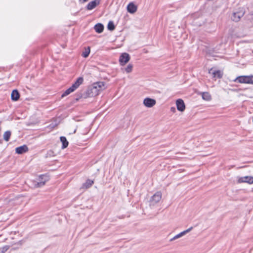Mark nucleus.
<instances>
[{
	"label": "nucleus",
	"instance_id": "obj_31",
	"mask_svg": "<svg viewBox=\"0 0 253 253\" xmlns=\"http://www.w3.org/2000/svg\"><path fill=\"white\" fill-rule=\"evenodd\" d=\"M17 244H18V245H19L20 246H21V245H22V241H19V242L17 243Z\"/></svg>",
	"mask_w": 253,
	"mask_h": 253
},
{
	"label": "nucleus",
	"instance_id": "obj_34",
	"mask_svg": "<svg viewBox=\"0 0 253 253\" xmlns=\"http://www.w3.org/2000/svg\"><path fill=\"white\" fill-rule=\"evenodd\" d=\"M252 82L251 84H253V75H252Z\"/></svg>",
	"mask_w": 253,
	"mask_h": 253
},
{
	"label": "nucleus",
	"instance_id": "obj_36",
	"mask_svg": "<svg viewBox=\"0 0 253 253\" xmlns=\"http://www.w3.org/2000/svg\"><path fill=\"white\" fill-rule=\"evenodd\" d=\"M2 143V140L0 139V143Z\"/></svg>",
	"mask_w": 253,
	"mask_h": 253
},
{
	"label": "nucleus",
	"instance_id": "obj_24",
	"mask_svg": "<svg viewBox=\"0 0 253 253\" xmlns=\"http://www.w3.org/2000/svg\"><path fill=\"white\" fill-rule=\"evenodd\" d=\"M192 229H193L192 227L189 228L188 229L184 230V231L180 232V233L177 234L176 235L177 237H178V238L182 237V236L184 235L185 234H186V233H187L188 232L190 231Z\"/></svg>",
	"mask_w": 253,
	"mask_h": 253
},
{
	"label": "nucleus",
	"instance_id": "obj_21",
	"mask_svg": "<svg viewBox=\"0 0 253 253\" xmlns=\"http://www.w3.org/2000/svg\"><path fill=\"white\" fill-rule=\"evenodd\" d=\"M107 29L109 31H112L115 30V25H114V23L113 21H110L108 22V25H107Z\"/></svg>",
	"mask_w": 253,
	"mask_h": 253
},
{
	"label": "nucleus",
	"instance_id": "obj_1",
	"mask_svg": "<svg viewBox=\"0 0 253 253\" xmlns=\"http://www.w3.org/2000/svg\"><path fill=\"white\" fill-rule=\"evenodd\" d=\"M252 75L240 76L236 78L233 81L240 84H251Z\"/></svg>",
	"mask_w": 253,
	"mask_h": 253
},
{
	"label": "nucleus",
	"instance_id": "obj_3",
	"mask_svg": "<svg viewBox=\"0 0 253 253\" xmlns=\"http://www.w3.org/2000/svg\"><path fill=\"white\" fill-rule=\"evenodd\" d=\"M162 198V193L161 192H157L153 195L150 200V205H154L159 202Z\"/></svg>",
	"mask_w": 253,
	"mask_h": 253
},
{
	"label": "nucleus",
	"instance_id": "obj_23",
	"mask_svg": "<svg viewBox=\"0 0 253 253\" xmlns=\"http://www.w3.org/2000/svg\"><path fill=\"white\" fill-rule=\"evenodd\" d=\"M90 49L89 46L87 48L85 49V50L83 52L82 56L84 58H86L88 56L90 53Z\"/></svg>",
	"mask_w": 253,
	"mask_h": 253
},
{
	"label": "nucleus",
	"instance_id": "obj_32",
	"mask_svg": "<svg viewBox=\"0 0 253 253\" xmlns=\"http://www.w3.org/2000/svg\"><path fill=\"white\" fill-rule=\"evenodd\" d=\"M81 97H82V96H81V95L79 96V97H77V98H76V101L79 100V99H80V98H81Z\"/></svg>",
	"mask_w": 253,
	"mask_h": 253
},
{
	"label": "nucleus",
	"instance_id": "obj_6",
	"mask_svg": "<svg viewBox=\"0 0 253 253\" xmlns=\"http://www.w3.org/2000/svg\"><path fill=\"white\" fill-rule=\"evenodd\" d=\"M238 183H248L249 184L253 183V177L251 176H246L240 177L238 180Z\"/></svg>",
	"mask_w": 253,
	"mask_h": 253
},
{
	"label": "nucleus",
	"instance_id": "obj_27",
	"mask_svg": "<svg viewBox=\"0 0 253 253\" xmlns=\"http://www.w3.org/2000/svg\"><path fill=\"white\" fill-rule=\"evenodd\" d=\"M55 126V125H54L50 124L48 126V127H49L50 128H53Z\"/></svg>",
	"mask_w": 253,
	"mask_h": 253
},
{
	"label": "nucleus",
	"instance_id": "obj_15",
	"mask_svg": "<svg viewBox=\"0 0 253 253\" xmlns=\"http://www.w3.org/2000/svg\"><path fill=\"white\" fill-rule=\"evenodd\" d=\"M94 29L96 33L100 34L103 31L104 26L102 24L99 23L94 25Z\"/></svg>",
	"mask_w": 253,
	"mask_h": 253
},
{
	"label": "nucleus",
	"instance_id": "obj_8",
	"mask_svg": "<svg viewBox=\"0 0 253 253\" xmlns=\"http://www.w3.org/2000/svg\"><path fill=\"white\" fill-rule=\"evenodd\" d=\"M177 109L180 112H183L185 109V105L182 99H178L176 101Z\"/></svg>",
	"mask_w": 253,
	"mask_h": 253
},
{
	"label": "nucleus",
	"instance_id": "obj_9",
	"mask_svg": "<svg viewBox=\"0 0 253 253\" xmlns=\"http://www.w3.org/2000/svg\"><path fill=\"white\" fill-rule=\"evenodd\" d=\"M209 73L212 74L213 78L221 79L223 76V73L220 70L213 71L212 68L209 70Z\"/></svg>",
	"mask_w": 253,
	"mask_h": 253
},
{
	"label": "nucleus",
	"instance_id": "obj_14",
	"mask_svg": "<svg viewBox=\"0 0 253 253\" xmlns=\"http://www.w3.org/2000/svg\"><path fill=\"white\" fill-rule=\"evenodd\" d=\"M127 10L130 13H134L137 10V6L132 2H130L127 6Z\"/></svg>",
	"mask_w": 253,
	"mask_h": 253
},
{
	"label": "nucleus",
	"instance_id": "obj_7",
	"mask_svg": "<svg viewBox=\"0 0 253 253\" xmlns=\"http://www.w3.org/2000/svg\"><path fill=\"white\" fill-rule=\"evenodd\" d=\"M156 103V101L155 99L151 98H146L143 100L144 105L149 108H151L154 106Z\"/></svg>",
	"mask_w": 253,
	"mask_h": 253
},
{
	"label": "nucleus",
	"instance_id": "obj_29",
	"mask_svg": "<svg viewBox=\"0 0 253 253\" xmlns=\"http://www.w3.org/2000/svg\"><path fill=\"white\" fill-rule=\"evenodd\" d=\"M178 237H177V235H175V236H174L171 240L170 241H173L174 240H175L176 239H177Z\"/></svg>",
	"mask_w": 253,
	"mask_h": 253
},
{
	"label": "nucleus",
	"instance_id": "obj_17",
	"mask_svg": "<svg viewBox=\"0 0 253 253\" xmlns=\"http://www.w3.org/2000/svg\"><path fill=\"white\" fill-rule=\"evenodd\" d=\"M93 183V180L88 179L86 180L85 182L83 184V187L86 189L89 188L92 185Z\"/></svg>",
	"mask_w": 253,
	"mask_h": 253
},
{
	"label": "nucleus",
	"instance_id": "obj_19",
	"mask_svg": "<svg viewBox=\"0 0 253 253\" xmlns=\"http://www.w3.org/2000/svg\"><path fill=\"white\" fill-rule=\"evenodd\" d=\"M104 86V83L103 82H99L94 84V86L93 89H97L98 88L99 89H102V87Z\"/></svg>",
	"mask_w": 253,
	"mask_h": 253
},
{
	"label": "nucleus",
	"instance_id": "obj_30",
	"mask_svg": "<svg viewBox=\"0 0 253 253\" xmlns=\"http://www.w3.org/2000/svg\"><path fill=\"white\" fill-rule=\"evenodd\" d=\"M170 110L172 112H174L175 110V108L174 107H172L170 108Z\"/></svg>",
	"mask_w": 253,
	"mask_h": 253
},
{
	"label": "nucleus",
	"instance_id": "obj_18",
	"mask_svg": "<svg viewBox=\"0 0 253 253\" xmlns=\"http://www.w3.org/2000/svg\"><path fill=\"white\" fill-rule=\"evenodd\" d=\"M75 90L72 88V86L70 87L69 88H68L67 89H66L63 93L61 95V97L62 98H63L65 96L69 95V94H70L71 93L73 92V91H74Z\"/></svg>",
	"mask_w": 253,
	"mask_h": 253
},
{
	"label": "nucleus",
	"instance_id": "obj_5",
	"mask_svg": "<svg viewBox=\"0 0 253 253\" xmlns=\"http://www.w3.org/2000/svg\"><path fill=\"white\" fill-rule=\"evenodd\" d=\"M244 13L245 12L243 10L235 12L231 16V19L234 21L238 22L240 20L241 18L243 16Z\"/></svg>",
	"mask_w": 253,
	"mask_h": 253
},
{
	"label": "nucleus",
	"instance_id": "obj_28",
	"mask_svg": "<svg viewBox=\"0 0 253 253\" xmlns=\"http://www.w3.org/2000/svg\"><path fill=\"white\" fill-rule=\"evenodd\" d=\"M178 237H177V235H175V236H174L171 240L170 241H173L174 240H175L176 239H177Z\"/></svg>",
	"mask_w": 253,
	"mask_h": 253
},
{
	"label": "nucleus",
	"instance_id": "obj_11",
	"mask_svg": "<svg viewBox=\"0 0 253 253\" xmlns=\"http://www.w3.org/2000/svg\"><path fill=\"white\" fill-rule=\"evenodd\" d=\"M100 3V0H94L89 2L86 5L87 10H92Z\"/></svg>",
	"mask_w": 253,
	"mask_h": 253
},
{
	"label": "nucleus",
	"instance_id": "obj_12",
	"mask_svg": "<svg viewBox=\"0 0 253 253\" xmlns=\"http://www.w3.org/2000/svg\"><path fill=\"white\" fill-rule=\"evenodd\" d=\"M84 82V78L82 77H79L75 83L71 86L75 90L77 89L79 86Z\"/></svg>",
	"mask_w": 253,
	"mask_h": 253
},
{
	"label": "nucleus",
	"instance_id": "obj_10",
	"mask_svg": "<svg viewBox=\"0 0 253 253\" xmlns=\"http://www.w3.org/2000/svg\"><path fill=\"white\" fill-rule=\"evenodd\" d=\"M28 151V147L26 145L18 147L15 149V152L18 154H22Z\"/></svg>",
	"mask_w": 253,
	"mask_h": 253
},
{
	"label": "nucleus",
	"instance_id": "obj_22",
	"mask_svg": "<svg viewBox=\"0 0 253 253\" xmlns=\"http://www.w3.org/2000/svg\"><path fill=\"white\" fill-rule=\"evenodd\" d=\"M11 136V131L9 130L6 131L3 134V138L6 141L9 140Z\"/></svg>",
	"mask_w": 253,
	"mask_h": 253
},
{
	"label": "nucleus",
	"instance_id": "obj_35",
	"mask_svg": "<svg viewBox=\"0 0 253 253\" xmlns=\"http://www.w3.org/2000/svg\"><path fill=\"white\" fill-rule=\"evenodd\" d=\"M17 248H16V247H13V248H12V249L13 250H15L17 249Z\"/></svg>",
	"mask_w": 253,
	"mask_h": 253
},
{
	"label": "nucleus",
	"instance_id": "obj_37",
	"mask_svg": "<svg viewBox=\"0 0 253 253\" xmlns=\"http://www.w3.org/2000/svg\"><path fill=\"white\" fill-rule=\"evenodd\" d=\"M250 88H246V89H250Z\"/></svg>",
	"mask_w": 253,
	"mask_h": 253
},
{
	"label": "nucleus",
	"instance_id": "obj_4",
	"mask_svg": "<svg viewBox=\"0 0 253 253\" xmlns=\"http://www.w3.org/2000/svg\"><path fill=\"white\" fill-rule=\"evenodd\" d=\"M130 59V56L127 53H122L119 58V62L121 65L126 64Z\"/></svg>",
	"mask_w": 253,
	"mask_h": 253
},
{
	"label": "nucleus",
	"instance_id": "obj_16",
	"mask_svg": "<svg viewBox=\"0 0 253 253\" xmlns=\"http://www.w3.org/2000/svg\"><path fill=\"white\" fill-rule=\"evenodd\" d=\"M60 141L62 143L61 148L62 149L66 148L68 147V145H69V142L67 141L66 137H65V136H61L60 137Z\"/></svg>",
	"mask_w": 253,
	"mask_h": 253
},
{
	"label": "nucleus",
	"instance_id": "obj_26",
	"mask_svg": "<svg viewBox=\"0 0 253 253\" xmlns=\"http://www.w3.org/2000/svg\"><path fill=\"white\" fill-rule=\"evenodd\" d=\"M132 65L131 64H128L126 68L125 69V71L126 73H129L132 71Z\"/></svg>",
	"mask_w": 253,
	"mask_h": 253
},
{
	"label": "nucleus",
	"instance_id": "obj_20",
	"mask_svg": "<svg viewBox=\"0 0 253 253\" xmlns=\"http://www.w3.org/2000/svg\"><path fill=\"white\" fill-rule=\"evenodd\" d=\"M202 98L205 100L209 101L211 99V95L208 92H204L202 94Z\"/></svg>",
	"mask_w": 253,
	"mask_h": 253
},
{
	"label": "nucleus",
	"instance_id": "obj_13",
	"mask_svg": "<svg viewBox=\"0 0 253 253\" xmlns=\"http://www.w3.org/2000/svg\"><path fill=\"white\" fill-rule=\"evenodd\" d=\"M20 98V93L18 90L14 89L12 90L11 94V99L12 101H17Z\"/></svg>",
	"mask_w": 253,
	"mask_h": 253
},
{
	"label": "nucleus",
	"instance_id": "obj_25",
	"mask_svg": "<svg viewBox=\"0 0 253 253\" xmlns=\"http://www.w3.org/2000/svg\"><path fill=\"white\" fill-rule=\"evenodd\" d=\"M9 248L8 246H4L2 248H0V253H5Z\"/></svg>",
	"mask_w": 253,
	"mask_h": 253
},
{
	"label": "nucleus",
	"instance_id": "obj_33",
	"mask_svg": "<svg viewBox=\"0 0 253 253\" xmlns=\"http://www.w3.org/2000/svg\"><path fill=\"white\" fill-rule=\"evenodd\" d=\"M88 0H80V1H82V2H86Z\"/></svg>",
	"mask_w": 253,
	"mask_h": 253
},
{
	"label": "nucleus",
	"instance_id": "obj_2",
	"mask_svg": "<svg viewBox=\"0 0 253 253\" xmlns=\"http://www.w3.org/2000/svg\"><path fill=\"white\" fill-rule=\"evenodd\" d=\"M48 176L46 174L40 175L37 181L34 182L35 187H41L44 185L45 182L48 180Z\"/></svg>",
	"mask_w": 253,
	"mask_h": 253
}]
</instances>
